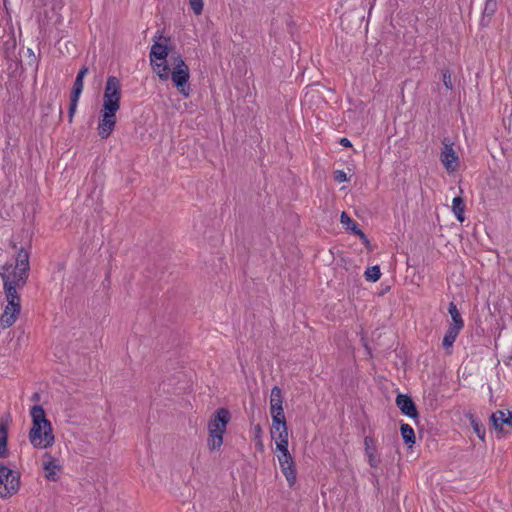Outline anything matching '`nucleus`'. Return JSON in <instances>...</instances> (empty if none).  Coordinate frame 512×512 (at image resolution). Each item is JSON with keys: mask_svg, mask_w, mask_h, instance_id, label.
Segmentation results:
<instances>
[{"mask_svg": "<svg viewBox=\"0 0 512 512\" xmlns=\"http://www.w3.org/2000/svg\"><path fill=\"white\" fill-rule=\"evenodd\" d=\"M30 416L32 419V427L29 431L28 438L31 445L37 449L51 447L55 442V437L51 422L46 418L43 407L34 405L30 410Z\"/></svg>", "mask_w": 512, "mask_h": 512, "instance_id": "nucleus-1", "label": "nucleus"}, {"mask_svg": "<svg viewBox=\"0 0 512 512\" xmlns=\"http://www.w3.org/2000/svg\"><path fill=\"white\" fill-rule=\"evenodd\" d=\"M231 419L228 409L219 408L208 422V439L207 446L211 451L220 450L223 445V436L226 432L227 425Z\"/></svg>", "mask_w": 512, "mask_h": 512, "instance_id": "nucleus-2", "label": "nucleus"}, {"mask_svg": "<svg viewBox=\"0 0 512 512\" xmlns=\"http://www.w3.org/2000/svg\"><path fill=\"white\" fill-rule=\"evenodd\" d=\"M172 60L173 69L172 71L170 70L169 77H171V80L179 93L183 97L187 98L189 97L191 91L190 85L188 83L190 78L189 67L183 60L182 56L178 53L172 56Z\"/></svg>", "mask_w": 512, "mask_h": 512, "instance_id": "nucleus-3", "label": "nucleus"}, {"mask_svg": "<svg viewBox=\"0 0 512 512\" xmlns=\"http://www.w3.org/2000/svg\"><path fill=\"white\" fill-rule=\"evenodd\" d=\"M121 83L115 76H109L103 94V105L101 112L116 114L120 109Z\"/></svg>", "mask_w": 512, "mask_h": 512, "instance_id": "nucleus-4", "label": "nucleus"}, {"mask_svg": "<svg viewBox=\"0 0 512 512\" xmlns=\"http://www.w3.org/2000/svg\"><path fill=\"white\" fill-rule=\"evenodd\" d=\"M168 47L159 42H155L150 49V64L153 71L160 80L167 81L170 75V68L167 64Z\"/></svg>", "mask_w": 512, "mask_h": 512, "instance_id": "nucleus-5", "label": "nucleus"}, {"mask_svg": "<svg viewBox=\"0 0 512 512\" xmlns=\"http://www.w3.org/2000/svg\"><path fill=\"white\" fill-rule=\"evenodd\" d=\"M20 474L0 463V498L15 495L20 489Z\"/></svg>", "mask_w": 512, "mask_h": 512, "instance_id": "nucleus-6", "label": "nucleus"}, {"mask_svg": "<svg viewBox=\"0 0 512 512\" xmlns=\"http://www.w3.org/2000/svg\"><path fill=\"white\" fill-rule=\"evenodd\" d=\"M0 276L3 286L10 284V286L22 288L28 279V271L18 270V267L13 264H5L0 271Z\"/></svg>", "mask_w": 512, "mask_h": 512, "instance_id": "nucleus-7", "label": "nucleus"}, {"mask_svg": "<svg viewBox=\"0 0 512 512\" xmlns=\"http://www.w3.org/2000/svg\"><path fill=\"white\" fill-rule=\"evenodd\" d=\"M442 144L440 161L448 173H454L459 167V157L453 149L454 144L449 138H444Z\"/></svg>", "mask_w": 512, "mask_h": 512, "instance_id": "nucleus-8", "label": "nucleus"}, {"mask_svg": "<svg viewBox=\"0 0 512 512\" xmlns=\"http://www.w3.org/2000/svg\"><path fill=\"white\" fill-rule=\"evenodd\" d=\"M116 122V114L100 111V119L98 122L97 130L101 139H107L111 135L115 128Z\"/></svg>", "mask_w": 512, "mask_h": 512, "instance_id": "nucleus-9", "label": "nucleus"}, {"mask_svg": "<svg viewBox=\"0 0 512 512\" xmlns=\"http://www.w3.org/2000/svg\"><path fill=\"white\" fill-rule=\"evenodd\" d=\"M281 471L287 480L289 487H293L296 483L297 472L294 459L292 455L277 456Z\"/></svg>", "mask_w": 512, "mask_h": 512, "instance_id": "nucleus-10", "label": "nucleus"}, {"mask_svg": "<svg viewBox=\"0 0 512 512\" xmlns=\"http://www.w3.org/2000/svg\"><path fill=\"white\" fill-rule=\"evenodd\" d=\"M396 405L401 413L411 419L418 418V411L412 398L405 394H398L396 397Z\"/></svg>", "mask_w": 512, "mask_h": 512, "instance_id": "nucleus-11", "label": "nucleus"}, {"mask_svg": "<svg viewBox=\"0 0 512 512\" xmlns=\"http://www.w3.org/2000/svg\"><path fill=\"white\" fill-rule=\"evenodd\" d=\"M282 404L283 396L281 389L278 386L272 387L270 394V412L272 418L275 416L285 417Z\"/></svg>", "mask_w": 512, "mask_h": 512, "instance_id": "nucleus-12", "label": "nucleus"}, {"mask_svg": "<svg viewBox=\"0 0 512 512\" xmlns=\"http://www.w3.org/2000/svg\"><path fill=\"white\" fill-rule=\"evenodd\" d=\"M21 312V305H13L12 307L6 304L4 311L0 316V328L7 329L11 327L17 320Z\"/></svg>", "mask_w": 512, "mask_h": 512, "instance_id": "nucleus-13", "label": "nucleus"}, {"mask_svg": "<svg viewBox=\"0 0 512 512\" xmlns=\"http://www.w3.org/2000/svg\"><path fill=\"white\" fill-rule=\"evenodd\" d=\"M490 420L494 429L499 433L504 431V425L512 429V412L510 411L498 410L492 413Z\"/></svg>", "mask_w": 512, "mask_h": 512, "instance_id": "nucleus-14", "label": "nucleus"}, {"mask_svg": "<svg viewBox=\"0 0 512 512\" xmlns=\"http://www.w3.org/2000/svg\"><path fill=\"white\" fill-rule=\"evenodd\" d=\"M270 433L272 439H274L275 441L289 438V432L285 417L275 416L274 418H272V426Z\"/></svg>", "mask_w": 512, "mask_h": 512, "instance_id": "nucleus-15", "label": "nucleus"}, {"mask_svg": "<svg viewBox=\"0 0 512 512\" xmlns=\"http://www.w3.org/2000/svg\"><path fill=\"white\" fill-rule=\"evenodd\" d=\"M46 460L43 462V470L45 478L49 481H56L58 479L57 473L61 470V465L51 454H45Z\"/></svg>", "mask_w": 512, "mask_h": 512, "instance_id": "nucleus-16", "label": "nucleus"}, {"mask_svg": "<svg viewBox=\"0 0 512 512\" xmlns=\"http://www.w3.org/2000/svg\"><path fill=\"white\" fill-rule=\"evenodd\" d=\"M364 452L368 459V464L372 468H377L380 460L377 456V448H376L375 440L371 436L364 437Z\"/></svg>", "mask_w": 512, "mask_h": 512, "instance_id": "nucleus-17", "label": "nucleus"}, {"mask_svg": "<svg viewBox=\"0 0 512 512\" xmlns=\"http://www.w3.org/2000/svg\"><path fill=\"white\" fill-rule=\"evenodd\" d=\"M448 312L451 317V322L449 323L448 328L461 331L464 328V320L454 302L449 303Z\"/></svg>", "mask_w": 512, "mask_h": 512, "instance_id": "nucleus-18", "label": "nucleus"}, {"mask_svg": "<svg viewBox=\"0 0 512 512\" xmlns=\"http://www.w3.org/2000/svg\"><path fill=\"white\" fill-rule=\"evenodd\" d=\"M340 221L347 229L351 230L354 234L360 236L361 239L367 241L366 235L359 228L358 224L352 220L346 212H342Z\"/></svg>", "mask_w": 512, "mask_h": 512, "instance_id": "nucleus-19", "label": "nucleus"}, {"mask_svg": "<svg viewBox=\"0 0 512 512\" xmlns=\"http://www.w3.org/2000/svg\"><path fill=\"white\" fill-rule=\"evenodd\" d=\"M460 332L461 331H458L456 329L447 328L442 340V346L446 350L447 354L452 353L453 344L456 341Z\"/></svg>", "mask_w": 512, "mask_h": 512, "instance_id": "nucleus-20", "label": "nucleus"}, {"mask_svg": "<svg viewBox=\"0 0 512 512\" xmlns=\"http://www.w3.org/2000/svg\"><path fill=\"white\" fill-rule=\"evenodd\" d=\"M497 0H486L483 10V15L481 19V25L486 26L490 22L492 16L495 14L497 10Z\"/></svg>", "mask_w": 512, "mask_h": 512, "instance_id": "nucleus-21", "label": "nucleus"}, {"mask_svg": "<svg viewBox=\"0 0 512 512\" xmlns=\"http://www.w3.org/2000/svg\"><path fill=\"white\" fill-rule=\"evenodd\" d=\"M8 424L4 420H0V458L8 455L7 450Z\"/></svg>", "mask_w": 512, "mask_h": 512, "instance_id": "nucleus-22", "label": "nucleus"}, {"mask_svg": "<svg viewBox=\"0 0 512 512\" xmlns=\"http://www.w3.org/2000/svg\"><path fill=\"white\" fill-rule=\"evenodd\" d=\"M7 304L11 307L13 305H21V299L17 292V287L10 286V284H6V286H3Z\"/></svg>", "mask_w": 512, "mask_h": 512, "instance_id": "nucleus-23", "label": "nucleus"}, {"mask_svg": "<svg viewBox=\"0 0 512 512\" xmlns=\"http://www.w3.org/2000/svg\"><path fill=\"white\" fill-rule=\"evenodd\" d=\"M452 211L458 221L463 222L465 220V202L461 196L454 197L452 201Z\"/></svg>", "mask_w": 512, "mask_h": 512, "instance_id": "nucleus-24", "label": "nucleus"}, {"mask_svg": "<svg viewBox=\"0 0 512 512\" xmlns=\"http://www.w3.org/2000/svg\"><path fill=\"white\" fill-rule=\"evenodd\" d=\"M15 266L18 267V270L29 272V253L24 248L18 251Z\"/></svg>", "mask_w": 512, "mask_h": 512, "instance_id": "nucleus-25", "label": "nucleus"}, {"mask_svg": "<svg viewBox=\"0 0 512 512\" xmlns=\"http://www.w3.org/2000/svg\"><path fill=\"white\" fill-rule=\"evenodd\" d=\"M400 432L401 436L404 440V442L411 447L413 444H415V433L413 428L407 424L403 423L400 426Z\"/></svg>", "mask_w": 512, "mask_h": 512, "instance_id": "nucleus-26", "label": "nucleus"}, {"mask_svg": "<svg viewBox=\"0 0 512 512\" xmlns=\"http://www.w3.org/2000/svg\"><path fill=\"white\" fill-rule=\"evenodd\" d=\"M82 90L72 88L69 105V121L72 122Z\"/></svg>", "mask_w": 512, "mask_h": 512, "instance_id": "nucleus-27", "label": "nucleus"}, {"mask_svg": "<svg viewBox=\"0 0 512 512\" xmlns=\"http://www.w3.org/2000/svg\"><path fill=\"white\" fill-rule=\"evenodd\" d=\"M469 420H470V424H471L474 432L477 434L478 438L481 440H484L486 432H485V428L483 427V425L472 414L470 415Z\"/></svg>", "mask_w": 512, "mask_h": 512, "instance_id": "nucleus-28", "label": "nucleus"}, {"mask_svg": "<svg viewBox=\"0 0 512 512\" xmlns=\"http://www.w3.org/2000/svg\"><path fill=\"white\" fill-rule=\"evenodd\" d=\"M276 451L278 452L277 456H289L291 455L288 449L289 446V438L280 439L275 441Z\"/></svg>", "mask_w": 512, "mask_h": 512, "instance_id": "nucleus-29", "label": "nucleus"}, {"mask_svg": "<svg viewBox=\"0 0 512 512\" xmlns=\"http://www.w3.org/2000/svg\"><path fill=\"white\" fill-rule=\"evenodd\" d=\"M381 272L378 265L368 267L365 271L366 280L376 282L380 279Z\"/></svg>", "mask_w": 512, "mask_h": 512, "instance_id": "nucleus-30", "label": "nucleus"}, {"mask_svg": "<svg viewBox=\"0 0 512 512\" xmlns=\"http://www.w3.org/2000/svg\"><path fill=\"white\" fill-rule=\"evenodd\" d=\"M87 72H88V68H87V67H85V66H84V67H82V68L79 70V72H78V74H77V76H76V79H75V81H74L73 88H75V89H79V90H82V91H83V87H84V82H83V80H84V77H85V75L87 74Z\"/></svg>", "mask_w": 512, "mask_h": 512, "instance_id": "nucleus-31", "label": "nucleus"}, {"mask_svg": "<svg viewBox=\"0 0 512 512\" xmlns=\"http://www.w3.org/2000/svg\"><path fill=\"white\" fill-rule=\"evenodd\" d=\"M191 10L195 15H200L203 12L204 2L203 0H189Z\"/></svg>", "mask_w": 512, "mask_h": 512, "instance_id": "nucleus-32", "label": "nucleus"}, {"mask_svg": "<svg viewBox=\"0 0 512 512\" xmlns=\"http://www.w3.org/2000/svg\"><path fill=\"white\" fill-rule=\"evenodd\" d=\"M442 80L443 84L447 89H452V79H451V73L448 69L442 70Z\"/></svg>", "mask_w": 512, "mask_h": 512, "instance_id": "nucleus-33", "label": "nucleus"}, {"mask_svg": "<svg viewBox=\"0 0 512 512\" xmlns=\"http://www.w3.org/2000/svg\"><path fill=\"white\" fill-rule=\"evenodd\" d=\"M334 179L338 183H343L348 181L347 174L343 170H336L334 172Z\"/></svg>", "mask_w": 512, "mask_h": 512, "instance_id": "nucleus-34", "label": "nucleus"}, {"mask_svg": "<svg viewBox=\"0 0 512 512\" xmlns=\"http://www.w3.org/2000/svg\"><path fill=\"white\" fill-rule=\"evenodd\" d=\"M254 433H255V439L259 440L261 439V435H262V428L260 425H256L254 427Z\"/></svg>", "mask_w": 512, "mask_h": 512, "instance_id": "nucleus-35", "label": "nucleus"}, {"mask_svg": "<svg viewBox=\"0 0 512 512\" xmlns=\"http://www.w3.org/2000/svg\"><path fill=\"white\" fill-rule=\"evenodd\" d=\"M339 143L343 146V147H351L352 146V143L351 141L348 139V138H341Z\"/></svg>", "mask_w": 512, "mask_h": 512, "instance_id": "nucleus-36", "label": "nucleus"}, {"mask_svg": "<svg viewBox=\"0 0 512 512\" xmlns=\"http://www.w3.org/2000/svg\"><path fill=\"white\" fill-rule=\"evenodd\" d=\"M256 446H257V449H258V450H260V451H262V450H263L264 446H263V443H262V439H259V440H258V442H257Z\"/></svg>", "mask_w": 512, "mask_h": 512, "instance_id": "nucleus-37", "label": "nucleus"}]
</instances>
